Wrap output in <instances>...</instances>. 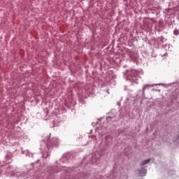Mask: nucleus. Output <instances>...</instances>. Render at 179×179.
<instances>
[{"label": "nucleus", "instance_id": "nucleus-4", "mask_svg": "<svg viewBox=\"0 0 179 179\" xmlns=\"http://www.w3.org/2000/svg\"><path fill=\"white\" fill-rule=\"evenodd\" d=\"M178 138H179V136H178Z\"/></svg>", "mask_w": 179, "mask_h": 179}, {"label": "nucleus", "instance_id": "nucleus-1", "mask_svg": "<svg viewBox=\"0 0 179 179\" xmlns=\"http://www.w3.org/2000/svg\"><path fill=\"white\" fill-rule=\"evenodd\" d=\"M150 159L144 160L142 163H141V166H145V164H148V163H149L150 162Z\"/></svg>", "mask_w": 179, "mask_h": 179}, {"label": "nucleus", "instance_id": "nucleus-3", "mask_svg": "<svg viewBox=\"0 0 179 179\" xmlns=\"http://www.w3.org/2000/svg\"><path fill=\"white\" fill-rule=\"evenodd\" d=\"M148 87H150V85H147L143 87V90H145V89H148Z\"/></svg>", "mask_w": 179, "mask_h": 179}, {"label": "nucleus", "instance_id": "nucleus-2", "mask_svg": "<svg viewBox=\"0 0 179 179\" xmlns=\"http://www.w3.org/2000/svg\"><path fill=\"white\" fill-rule=\"evenodd\" d=\"M173 34H174L175 36H178V34H179L178 30V29L174 30Z\"/></svg>", "mask_w": 179, "mask_h": 179}]
</instances>
